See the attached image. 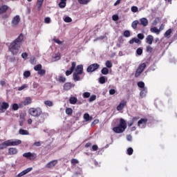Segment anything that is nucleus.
Listing matches in <instances>:
<instances>
[{
  "label": "nucleus",
  "mask_w": 177,
  "mask_h": 177,
  "mask_svg": "<svg viewBox=\"0 0 177 177\" xmlns=\"http://www.w3.org/2000/svg\"><path fill=\"white\" fill-rule=\"evenodd\" d=\"M24 41V35L23 33H21L19 37L15 39L8 47V50L12 53V55H17L20 48H21V44Z\"/></svg>",
  "instance_id": "obj_1"
},
{
  "label": "nucleus",
  "mask_w": 177,
  "mask_h": 177,
  "mask_svg": "<svg viewBox=\"0 0 177 177\" xmlns=\"http://www.w3.org/2000/svg\"><path fill=\"white\" fill-rule=\"evenodd\" d=\"M127 129V121L123 118L120 119V123L118 127H113V131L115 133H122Z\"/></svg>",
  "instance_id": "obj_2"
},
{
  "label": "nucleus",
  "mask_w": 177,
  "mask_h": 177,
  "mask_svg": "<svg viewBox=\"0 0 177 177\" xmlns=\"http://www.w3.org/2000/svg\"><path fill=\"white\" fill-rule=\"evenodd\" d=\"M19 145H21V140H16L15 141H12L8 140L0 144V150H3V149H6L8 146H19Z\"/></svg>",
  "instance_id": "obj_3"
},
{
  "label": "nucleus",
  "mask_w": 177,
  "mask_h": 177,
  "mask_svg": "<svg viewBox=\"0 0 177 177\" xmlns=\"http://www.w3.org/2000/svg\"><path fill=\"white\" fill-rule=\"evenodd\" d=\"M28 113L32 117H39L42 113V109L40 107L37 108H30L28 110Z\"/></svg>",
  "instance_id": "obj_4"
},
{
  "label": "nucleus",
  "mask_w": 177,
  "mask_h": 177,
  "mask_svg": "<svg viewBox=\"0 0 177 177\" xmlns=\"http://www.w3.org/2000/svg\"><path fill=\"white\" fill-rule=\"evenodd\" d=\"M49 117V113L47 112L41 111V113L39 116L37 117V123L38 124H44L45 122V120H46Z\"/></svg>",
  "instance_id": "obj_5"
},
{
  "label": "nucleus",
  "mask_w": 177,
  "mask_h": 177,
  "mask_svg": "<svg viewBox=\"0 0 177 177\" xmlns=\"http://www.w3.org/2000/svg\"><path fill=\"white\" fill-rule=\"evenodd\" d=\"M146 66H147L146 63H142L139 65L137 70L136 71V73H135L136 78H138V77H139L140 74H142V73L145 71V68H146Z\"/></svg>",
  "instance_id": "obj_6"
},
{
  "label": "nucleus",
  "mask_w": 177,
  "mask_h": 177,
  "mask_svg": "<svg viewBox=\"0 0 177 177\" xmlns=\"http://www.w3.org/2000/svg\"><path fill=\"white\" fill-rule=\"evenodd\" d=\"M146 66H147L146 63H142L139 65L137 70L136 71V73H135L136 78H138V77H139L140 74H142V73L145 71V68H146Z\"/></svg>",
  "instance_id": "obj_7"
},
{
  "label": "nucleus",
  "mask_w": 177,
  "mask_h": 177,
  "mask_svg": "<svg viewBox=\"0 0 177 177\" xmlns=\"http://www.w3.org/2000/svg\"><path fill=\"white\" fill-rule=\"evenodd\" d=\"M146 66H147L146 63H142L139 65L137 70L136 71V73H135L136 78H138V77H139L140 74H142V73L145 71V68H146Z\"/></svg>",
  "instance_id": "obj_8"
},
{
  "label": "nucleus",
  "mask_w": 177,
  "mask_h": 177,
  "mask_svg": "<svg viewBox=\"0 0 177 177\" xmlns=\"http://www.w3.org/2000/svg\"><path fill=\"white\" fill-rule=\"evenodd\" d=\"M100 67V65L99 64H97V63L92 64L88 66L86 71L87 73H93V71H96V70H98Z\"/></svg>",
  "instance_id": "obj_9"
},
{
  "label": "nucleus",
  "mask_w": 177,
  "mask_h": 177,
  "mask_svg": "<svg viewBox=\"0 0 177 177\" xmlns=\"http://www.w3.org/2000/svg\"><path fill=\"white\" fill-rule=\"evenodd\" d=\"M23 156L26 158H28V160H30V161H34L35 158H37V154L32 153L31 152H26L23 154Z\"/></svg>",
  "instance_id": "obj_10"
},
{
  "label": "nucleus",
  "mask_w": 177,
  "mask_h": 177,
  "mask_svg": "<svg viewBox=\"0 0 177 177\" xmlns=\"http://www.w3.org/2000/svg\"><path fill=\"white\" fill-rule=\"evenodd\" d=\"M76 66H77V63L75 62H71V67L69 68V70L66 71L65 73L67 77H68V75H71V74H73V71L75 70Z\"/></svg>",
  "instance_id": "obj_11"
},
{
  "label": "nucleus",
  "mask_w": 177,
  "mask_h": 177,
  "mask_svg": "<svg viewBox=\"0 0 177 177\" xmlns=\"http://www.w3.org/2000/svg\"><path fill=\"white\" fill-rule=\"evenodd\" d=\"M8 109H9V103L5 102H2L0 104V114L5 113Z\"/></svg>",
  "instance_id": "obj_12"
},
{
  "label": "nucleus",
  "mask_w": 177,
  "mask_h": 177,
  "mask_svg": "<svg viewBox=\"0 0 177 177\" xmlns=\"http://www.w3.org/2000/svg\"><path fill=\"white\" fill-rule=\"evenodd\" d=\"M125 106H127V101L125 100H122L120 104L118 105L116 110L118 111H121V110H122L124 109V107H125Z\"/></svg>",
  "instance_id": "obj_13"
},
{
  "label": "nucleus",
  "mask_w": 177,
  "mask_h": 177,
  "mask_svg": "<svg viewBox=\"0 0 177 177\" xmlns=\"http://www.w3.org/2000/svg\"><path fill=\"white\" fill-rule=\"evenodd\" d=\"M154 41V37L153 35H149L147 36L145 39L146 44H148V45H153V42Z\"/></svg>",
  "instance_id": "obj_14"
},
{
  "label": "nucleus",
  "mask_w": 177,
  "mask_h": 177,
  "mask_svg": "<svg viewBox=\"0 0 177 177\" xmlns=\"http://www.w3.org/2000/svg\"><path fill=\"white\" fill-rule=\"evenodd\" d=\"M31 171H32V167H29L22 171H21L19 174H17V177H21V176H24V175H27V174H28V172H31Z\"/></svg>",
  "instance_id": "obj_15"
},
{
  "label": "nucleus",
  "mask_w": 177,
  "mask_h": 177,
  "mask_svg": "<svg viewBox=\"0 0 177 177\" xmlns=\"http://www.w3.org/2000/svg\"><path fill=\"white\" fill-rule=\"evenodd\" d=\"M31 171H32V167H29L22 171H21L19 174H17V177H21V176H24V175H27V174H28V172H31Z\"/></svg>",
  "instance_id": "obj_16"
},
{
  "label": "nucleus",
  "mask_w": 177,
  "mask_h": 177,
  "mask_svg": "<svg viewBox=\"0 0 177 177\" xmlns=\"http://www.w3.org/2000/svg\"><path fill=\"white\" fill-rule=\"evenodd\" d=\"M31 171H32V167H29L22 171H21L19 174H17V177H21V176H24V175H27V174H28V172H31Z\"/></svg>",
  "instance_id": "obj_17"
},
{
  "label": "nucleus",
  "mask_w": 177,
  "mask_h": 177,
  "mask_svg": "<svg viewBox=\"0 0 177 177\" xmlns=\"http://www.w3.org/2000/svg\"><path fill=\"white\" fill-rule=\"evenodd\" d=\"M19 23H20V16L16 15L12 20V26H17Z\"/></svg>",
  "instance_id": "obj_18"
},
{
  "label": "nucleus",
  "mask_w": 177,
  "mask_h": 177,
  "mask_svg": "<svg viewBox=\"0 0 177 177\" xmlns=\"http://www.w3.org/2000/svg\"><path fill=\"white\" fill-rule=\"evenodd\" d=\"M57 164V160H54L48 163H47L45 166L46 168H53Z\"/></svg>",
  "instance_id": "obj_19"
},
{
  "label": "nucleus",
  "mask_w": 177,
  "mask_h": 177,
  "mask_svg": "<svg viewBox=\"0 0 177 177\" xmlns=\"http://www.w3.org/2000/svg\"><path fill=\"white\" fill-rule=\"evenodd\" d=\"M32 103V99L30 97H27L25 100L22 102V104L24 106H28V104H31Z\"/></svg>",
  "instance_id": "obj_20"
},
{
  "label": "nucleus",
  "mask_w": 177,
  "mask_h": 177,
  "mask_svg": "<svg viewBox=\"0 0 177 177\" xmlns=\"http://www.w3.org/2000/svg\"><path fill=\"white\" fill-rule=\"evenodd\" d=\"M77 73L78 74H83L84 73V66L82 64L77 65L76 68H75V72Z\"/></svg>",
  "instance_id": "obj_21"
},
{
  "label": "nucleus",
  "mask_w": 177,
  "mask_h": 177,
  "mask_svg": "<svg viewBox=\"0 0 177 177\" xmlns=\"http://www.w3.org/2000/svg\"><path fill=\"white\" fill-rule=\"evenodd\" d=\"M133 43L140 45L142 44V41L138 38L133 37L129 40V44H130V45H132Z\"/></svg>",
  "instance_id": "obj_22"
},
{
  "label": "nucleus",
  "mask_w": 177,
  "mask_h": 177,
  "mask_svg": "<svg viewBox=\"0 0 177 177\" xmlns=\"http://www.w3.org/2000/svg\"><path fill=\"white\" fill-rule=\"evenodd\" d=\"M73 88V84L71 82H66L64 84L63 89L64 91H70Z\"/></svg>",
  "instance_id": "obj_23"
},
{
  "label": "nucleus",
  "mask_w": 177,
  "mask_h": 177,
  "mask_svg": "<svg viewBox=\"0 0 177 177\" xmlns=\"http://www.w3.org/2000/svg\"><path fill=\"white\" fill-rule=\"evenodd\" d=\"M140 23L139 24L143 26V27H146L149 25V21L146 18H141L140 19Z\"/></svg>",
  "instance_id": "obj_24"
},
{
  "label": "nucleus",
  "mask_w": 177,
  "mask_h": 177,
  "mask_svg": "<svg viewBox=\"0 0 177 177\" xmlns=\"http://www.w3.org/2000/svg\"><path fill=\"white\" fill-rule=\"evenodd\" d=\"M80 75H82V74L75 72L73 73V80L75 82H77V81H81V77H80Z\"/></svg>",
  "instance_id": "obj_25"
},
{
  "label": "nucleus",
  "mask_w": 177,
  "mask_h": 177,
  "mask_svg": "<svg viewBox=\"0 0 177 177\" xmlns=\"http://www.w3.org/2000/svg\"><path fill=\"white\" fill-rule=\"evenodd\" d=\"M9 9V7L6 5L1 6L0 7V15H3V13H6L7 10Z\"/></svg>",
  "instance_id": "obj_26"
},
{
  "label": "nucleus",
  "mask_w": 177,
  "mask_h": 177,
  "mask_svg": "<svg viewBox=\"0 0 177 177\" xmlns=\"http://www.w3.org/2000/svg\"><path fill=\"white\" fill-rule=\"evenodd\" d=\"M17 149L14 148V147H11L10 149H8V154H10V156H13L15 154H17Z\"/></svg>",
  "instance_id": "obj_27"
},
{
  "label": "nucleus",
  "mask_w": 177,
  "mask_h": 177,
  "mask_svg": "<svg viewBox=\"0 0 177 177\" xmlns=\"http://www.w3.org/2000/svg\"><path fill=\"white\" fill-rule=\"evenodd\" d=\"M78 99L76 97H71L69 98V102L71 104H77Z\"/></svg>",
  "instance_id": "obj_28"
},
{
  "label": "nucleus",
  "mask_w": 177,
  "mask_h": 177,
  "mask_svg": "<svg viewBox=\"0 0 177 177\" xmlns=\"http://www.w3.org/2000/svg\"><path fill=\"white\" fill-rule=\"evenodd\" d=\"M171 34H172V30L169 28L165 32L164 34L165 38H168V39L171 38Z\"/></svg>",
  "instance_id": "obj_29"
},
{
  "label": "nucleus",
  "mask_w": 177,
  "mask_h": 177,
  "mask_svg": "<svg viewBox=\"0 0 177 177\" xmlns=\"http://www.w3.org/2000/svg\"><path fill=\"white\" fill-rule=\"evenodd\" d=\"M84 119L85 120V121L88 122V121H92V120H93V118L89 115V113H84Z\"/></svg>",
  "instance_id": "obj_30"
},
{
  "label": "nucleus",
  "mask_w": 177,
  "mask_h": 177,
  "mask_svg": "<svg viewBox=\"0 0 177 177\" xmlns=\"http://www.w3.org/2000/svg\"><path fill=\"white\" fill-rule=\"evenodd\" d=\"M146 93H147V88H144L140 93V97H146Z\"/></svg>",
  "instance_id": "obj_31"
},
{
  "label": "nucleus",
  "mask_w": 177,
  "mask_h": 177,
  "mask_svg": "<svg viewBox=\"0 0 177 177\" xmlns=\"http://www.w3.org/2000/svg\"><path fill=\"white\" fill-rule=\"evenodd\" d=\"M147 118H141L138 122V126L140 127L142 124H147Z\"/></svg>",
  "instance_id": "obj_32"
},
{
  "label": "nucleus",
  "mask_w": 177,
  "mask_h": 177,
  "mask_svg": "<svg viewBox=\"0 0 177 177\" xmlns=\"http://www.w3.org/2000/svg\"><path fill=\"white\" fill-rule=\"evenodd\" d=\"M19 135H30V133H28V131L24 130L23 129H20L19 130Z\"/></svg>",
  "instance_id": "obj_33"
},
{
  "label": "nucleus",
  "mask_w": 177,
  "mask_h": 177,
  "mask_svg": "<svg viewBox=\"0 0 177 177\" xmlns=\"http://www.w3.org/2000/svg\"><path fill=\"white\" fill-rule=\"evenodd\" d=\"M138 24H140L139 21L136 20V21H133L131 24L132 28H133L134 30H136V28L138 27Z\"/></svg>",
  "instance_id": "obj_34"
},
{
  "label": "nucleus",
  "mask_w": 177,
  "mask_h": 177,
  "mask_svg": "<svg viewBox=\"0 0 177 177\" xmlns=\"http://www.w3.org/2000/svg\"><path fill=\"white\" fill-rule=\"evenodd\" d=\"M151 32H155V34H160V30L157 27H153L150 29Z\"/></svg>",
  "instance_id": "obj_35"
},
{
  "label": "nucleus",
  "mask_w": 177,
  "mask_h": 177,
  "mask_svg": "<svg viewBox=\"0 0 177 177\" xmlns=\"http://www.w3.org/2000/svg\"><path fill=\"white\" fill-rule=\"evenodd\" d=\"M101 73L103 74V75H107V74H109V68L106 67L102 68Z\"/></svg>",
  "instance_id": "obj_36"
},
{
  "label": "nucleus",
  "mask_w": 177,
  "mask_h": 177,
  "mask_svg": "<svg viewBox=\"0 0 177 177\" xmlns=\"http://www.w3.org/2000/svg\"><path fill=\"white\" fill-rule=\"evenodd\" d=\"M105 66L107 67V68H111V67H113V63L111 61L107 60L105 63Z\"/></svg>",
  "instance_id": "obj_37"
},
{
  "label": "nucleus",
  "mask_w": 177,
  "mask_h": 177,
  "mask_svg": "<svg viewBox=\"0 0 177 177\" xmlns=\"http://www.w3.org/2000/svg\"><path fill=\"white\" fill-rule=\"evenodd\" d=\"M78 2L81 5H87V3H89V2H91V0H78Z\"/></svg>",
  "instance_id": "obj_38"
},
{
  "label": "nucleus",
  "mask_w": 177,
  "mask_h": 177,
  "mask_svg": "<svg viewBox=\"0 0 177 177\" xmlns=\"http://www.w3.org/2000/svg\"><path fill=\"white\" fill-rule=\"evenodd\" d=\"M106 80H107V79H106V77L104 76H101L99 78L100 84H106Z\"/></svg>",
  "instance_id": "obj_39"
},
{
  "label": "nucleus",
  "mask_w": 177,
  "mask_h": 177,
  "mask_svg": "<svg viewBox=\"0 0 177 177\" xmlns=\"http://www.w3.org/2000/svg\"><path fill=\"white\" fill-rule=\"evenodd\" d=\"M42 68V65L41 64H39L34 67V70L35 71H39Z\"/></svg>",
  "instance_id": "obj_40"
},
{
  "label": "nucleus",
  "mask_w": 177,
  "mask_h": 177,
  "mask_svg": "<svg viewBox=\"0 0 177 177\" xmlns=\"http://www.w3.org/2000/svg\"><path fill=\"white\" fill-rule=\"evenodd\" d=\"M66 114H67V115H71L73 114V109H71V108H66Z\"/></svg>",
  "instance_id": "obj_41"
},
{
  "label": "nucleus",
  "mask_w": 177,
  "mask_h": 177,
  "mask_svg": "<svg viewBox=\"0 0 177 177\" xmlns=\"http://www.w3.org/2000/svg\"><path fill=\"white\" fill-rule=\"evenodd\" d=\"M137 85H138V88H141L142 89H145V88H146V87H145V82H138L137 83Z\"/></svg>",
  "instance_id": "obj_42"
},
{
  "label": "nucleus",
  "mask_w": 177,
  "mask_h": 177,
  "mask_svg": "<svg viewBox=\"0 0 177 177\" xmlns=\"http://www.w3.org/2000/svg\"><path fill=\"white\" fill-rule=\"evenodd\" d=\"M123 35L126 38H128V37H131V32L129 30H124L123 32Z\"/></svg>",
  "instance_id": "obj_43"
},
{
  "label": "nucleus",
  "mask_w": 177,
  "mask_h": 177,
  "mask_svg": "<svg viewBox=\"0 0 177 177\" xmlns=\"http://www.w3.org/2000/svg\"><path fill=\"white\" fill-rule=\"evenodd\" d=\"M44 104H46L48 107H52V106H53V102H52V101L50 100H46L44 102Z\"/></svg>",
  "instance_id": "obj_44"
},
{
  "label": "nucleus",
  "mask_w": 177,
  "mask_h": 177,
  "mask_svg": "<svg viewBox=\"0 0 177 177\" xmlns=\"http://www.w3.org/2000/svg\"><path fill=\"white\" fill-rule=\"evenodd\" d=\"M30 76H31V72H30L29 71H26L24 73V77H25V78H28Z\"/></svg>",
  "instance_id": "obj_45"
},
{
  "label": "nucleus",
  "mask_w": 177,
  "mask_h": 177,
  "mask_svg": "<svg viewBox=\"0 0 177 177\" xmlns=\"http://www.w3.org/2000/svg\"><path fill=\"white\" fill-rule=\"evenodd\" d=\"M146 52H147V53H151V52H153V47H151V46H147Z\"/></svg>",
  "instance_id": "obj_46"
},
{
  "label": "nucleus",
  "mask_w": 177,
  "mask_h": 177,
  "mask_svg": "<svg viewBox=\"0 0 177 177\" xmlns=\"http://www.w3.org/2000/svg\"><path fill=\"white\" fill-rule=\"evenodd\" d=\"M136 53H137V55H138V56H141V55H142V53H143V48H138L136 50Z\"/></svg>",
  "instance_id": "obj_47"
},
{
  "label": "nucleus",
  "mask_w": 177,
  "mask_h": 177,
  "mask_svg": "<svg viewBox=\"0 0 177 177\" xmlns=\"http://www.w3.org/2000/svg\"><path fill=\"white\" fill-rule=\"evenodd\" d=\"M42 3H44V0H37V5L38 6V9H41Z\"/></svg>",
  "instance_id": "obj_48"
},
{
  "label": "nucleus",
  "mask_w": 177,
  "mask_h": 177,
  "mask_svg": "<svg viewBox=\"0 0 177 177\" xmlns=\"http://www.w3.org/2000/svg\"><path fill=\"white\" fill-rule=\"evenodd\" d=\"M59 7L61 9H63L64 8H66V1H60L59 3Z\"/></svg>",
  "instance_id": "obj_49"
},
{
  "label": "nucleus",
  "mask_w": 177,
  "mask_h": 177,
  "mask_svg": "<svg viewBox=\"0 0 177 177\" xmlns=\"http://www.w3.org/2000/svg\"><path fill=\"white\" fill-rule=\"evenodd\" d=\"M64 21H65V23H71V21H73V19L70 17H66Z\"/></svg>",
  "instance_id": "obj_50"
},
{
  "label": "nucleus",
  "mask_w": 177,
  "mask_h": 177,
  "mask_svg": "<svg viewBox=\"0 0 177 177\" xmlns=\"http://www.w3.org/2000/svg\"><path fill=\"white\" fill-rule=\"evenodd\" d=\"M127 154L129 156H132L133 154V149H132L131 147L127 149Z\"/></svg>",
  "instance_id": "obj_51"
},
{
  "label": "nucleus",
  "mask_w": 177,
  "mask_h": 177,
  "mask_svg": "<svg viewBox=\"0 0 177 177\" xmlns=\"http://www.w3.org/2000/svg\"><path fill=\"white\" fill-rule=\"evenodd\" d=\"M161 20V19H160V17H157L154 19L153 24L154 26H157V24H158V23H160V21Z\"/></svg>",
  "instance_id": "obj_52"
},
{
  "label": "nucleus",
  "mask_w": 177,
  "mask_h": 177,
  "mask_svg": "<svg viewBox=\"0 0 177 177\" xmlns=\"http://www.w3.org/2000/svg\"><path fill=\"white\" fill-rule=\"evenodd\" d=\"M80 162L75 159V158H73L71 160V163L72 164V165H75V164H78Z\"/></svg>",
  "instance_id": "obj_53"
},
{
  "label": "nucleus",
  "mask_w": 177,
  "mask_h": 177,
  "mask_svg": "<svg viewBox=\"0 0 177 177\" xmlns=\"http://www.w3.org/2000/svg\"><path fill=\"white\" fill-rule=\"evenodd\" d=\"M46 73V71H45V69H41L39 71L38 74L39 75H45V74Z\"/></svg>",
  "instance_id": "obj_54"
},
{
  "label": "nucleus",
  "mask_w": 177,
  "mask_h": 177,
  "mask_svg": "<svg viewBox=\"0 0 177 177\" xmlns=\"http://www.w3.org/2000/svg\"><path fill=\"white\" fill-rule=\"evenodd\" d=\"M120 17H118V15H113L112 16V19L113 20V21H118Z\"/></svg>",
  "instance_id": "obj_55"
},
{
  "label": "nucleus",
  "mask_w": 177,
  "mask_h": 177,
  "mask_svg": "<svg viewBox=\"0 0 177 177\" xmlns=\"http://www.w3.org/2000/svg\"><path fill=\"white\" fill-rule=\"evenodd\" d=\"M18 109L19 104H17V103L12 104V110H14V111H17Z\"/></svg>",
  "instance_id": "obj_56"
},
{
  "label": "nucleus",
  "mask_w": 177,
  "mask_h": 177,
  "mask_svg": "<svg viewBox=\"0 0 177 177\" xmlns=\"http://www.w3.org/2000/svg\"><path fill=\"white\" fill-rule=\"evenodd\" d=\"M137 38L138 39H145V35L143 33H139L137 35Z\"/></svg>",
  "instance_id": "obj_57"
},
{
  "label": "nucleus",
  "mask_w": 177,
  "mask_h": 177,
  "mask_svg": "<svg viewBox=\"0 0 177 177\" xmlns=\"http://www.w3.org/2000/svg\"><path fill=\"white\" fill-rule=\"evenodd\" d=\"M91 97V93L85 92L83 93V97L88 98Z\"/></svg>",
  "instance_id": "obj_58"
},
{
  "label": "nucleus",
  "mask_w": 177,
  "mask_h": 177,
  "mask_svg": "<svg viewBox=\"0 0 177 177\" xmlns=\"http://www.w3.org/2000/svg\"><path fill=\"white\" fill-rule=\"evenodd\" d=\"M30 64H35L37 63V62L35 61V57H32L30 58Z\"/></svg>",
  "instance_id": "obj_59"
},
{
  "label": "nucleus",
  "mask_w": 177,
  "mask_h": 177,
  "mask_svg": "<svg viewBox=\"0 0 177 177\" xmlns=\"http://www.w3.org/2000/svg\"><path fill=\"white\" fill-rule=\"evenodd\" d=\"M138 8L137 6H132L131 7V12H133V13H136V12H138Z\"/></svg>",
  "instance_id": "obj_60"
},
{
  "label": "nucleus",
  "mask_w": 177,
  "mask_h": 177,
  "mask_svg": "<svg viewBox=\"0 0 177 177\" xmlns=\"http://www.w3.org/2000/svg\"><path fill=\"white\" fill-rule=\"evenodd\" d=\"M59 82H66V77H64V76H60L59 77Z\"/></svg>",
  "instance_id": "obj_61"
},
{
  "label": "nucleus",
  "mask_w": 177,
  "mask_h": 177,
  "mask_svg": "<svg viewBox=\"0 0 177 177\" xmlns=\"http://www.w3.org/2000/svg\"><path fill=\"white\" fill-rule=\"evenodd\" d=\"M28 56V54H27V53H23L21 54V57H22V59H24V60H26V59H27Z\"/></svg>",
  "instance_id": "obj_62"
},
{
  "label": "nucleus",
  "mask_w": 177,
  "mask_h": 177,
  "mask_svg": "<svg viewBox=\"0 0 177 177\" xmlns=\"http://www.w3.org/2000/svg\"><path fill=\"white\" fill-rule=\"evenodd\" d=\"M93 100H96V95H93L89 98V102H93Z\"/></svg>",
  "instance_id": "obj_63"
},
{
  "label": "nucleus",
  "mask_w": 177,
  "mask_h": 177,
  "mask_svg": "<svg viewBox=\"0 0 177 177\" xmlns=\"http://www.w3.org/2000/svg\"><path fill=\"white\" fill-rule=\"evenodd\" d=\"M44 23L49 24V23H50V17H46L44 19Z\"/></svg>",
  "instance_id": "obj_64"
}]
</instances>
